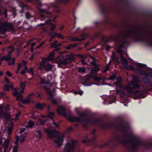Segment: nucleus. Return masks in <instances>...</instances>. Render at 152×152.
I'll list each match as a JSON object with an SVG mask.
<instances>
[{"mask_svg": "<svg viewBox=\"0 0 152 152\" xmlns=\"http://www.w3.org/2000/svg\"><path fill=\"white\" fill-rule=\"evenodd\" d=\"M26 82H21L20 84V89L21 90L20 91H19V89L17 88L15 89V91L13 93V95L14 96H16V99L18 101H21L24 103H27L31 101V99L29 97L28 98L23 99V97L22 95V94L23 92L24 88L25 86Z\"/></svg>", "mask_w": 152, "mask_h": 152, "instance_id": "nucleus-1", "label": "nucleus"}, {"mask_svg": "<svg viewBox=\"0 0 152 152\" xmlns=\"http://www.w3.org/2000/svg\"><path fill=\"white\" fill-rule=\"evenodd\" d=\"M134 81H132L131 83V85L128 84L126 86L125 88L127 91L128 93L130 94H132L134 92L132 89L133 88H143V86H140L136 81H139V80L137 79V77L134 76L132 77Z\"/></svg>", "mask_w": 152, "mask_h": 152, "instance_id": "nucleus-2", "label": "nucleus"}, {"mask_svg": "<svg viewBox=\"0 0 152 152\" xmlns=\"http://www.w3.org/2000/svg\"><path fill=\"white\" fill-rule=\"evenodd\" d=\"M52 79V77L50 75H48L47 78L42 79V81L40 84L41 86L44 88L48 92V94L50 96H52V94L51 93L52 87L51 86L49 88L47 87L49 86V85L48 83Z\"/></svg>", "mask_w": 152, "mask_h": 152, "instance_id": "nucleus-3", "label": "nucleus"}, {"mask_svg": "<svg viewBox=\"0 0 152 152\" xmlns=\"http://www.w3.org/2000/svg\"><path fill=\"white\" fill-rule=\"evenodd\" d=\"M59 57L61 59H58L56 61V63L58 64V66L60 64L66 65L70 63L74 59V55L70 54L67 55L65 58L61 56Z\"/></svg>", "mask_w": 152, "mask_h": 152, "instance_id": "nucleus-4", "label": "nucleus"}, {"mask_svg": "<svg viewBox=\"0 0 152 152\" xmlns=\"http://www.w3.org/2000/svg\"><path fill=\"white\" fill-rule=\"evenodd\" d=\"M75 143L73 141L68 142L65 144L62 152H74Z\"/></svg>", "mask_w": 152, "mask_h": 152, "instance_id": "nucleus-5", "label": "nucleus"}, {"mask_svg": "<svg viewBox=\"0 0 152 152\" xmlns=\"http://www.w3.org/2000/svg\"><path fill=\"white\" fill-rule=\"evenodd\" d=\"M6 111L4 112L3 111V107L0 106V115L2 118H4L6 120H8L10 118V114L8 112L10 110L9 105H7L5 107Z\"/></svg>", "mask_w": 152, "mask_h": 152, "instance_id": "nucleus-6", "label": "nucleus"}, {"mask_svg": "<svg viewBox=\"0 0 152 152\" xmlns=\"http://www.w3.org/2000/svg\"><path fill=\"white\" fill-rule=\"evenodd\" d=\"M64 135L61 134L57 136L56 140H54V142L58 146H61L64 142Z\"/></svg>", "mask_w": 152, "mask_h": 152, "instance_id": "nucleus-7", "label": "nucleus"}, {"mask_svg": "<svg viewBox=\"0 0 152 152\" xmlns=\"http://www.w3.org/2000/svg\"><path fill=\"white\" fill-rule=\"evenodd\" d=\"M7 123L9 124V126L7 133L10 135L11 133L14 124L13 122H10L9 121H7Z\"/></svg>", "mask_w": 152, "mask_h": 152, "instance_id": "nucleus-8", "label": "nucleus"}, {"mask_svg": "<svg viewBox=\"0 0 152 152\" xmlns=\"http://www.w3.org/2000/svg\"><path fill=\"white\" fill-rule=\"evenodd\" d=\"M83 118V116H81L79 118H75L73 117L69 116L67 117L68 119L69 120L74 121H78L81 122L82 121V120H81V119Z\"/></svg>", "mask_w": 152, "mask_h": 152, "instance_id": "nucleus-9", "label": "nucleus"}, {"mask_svg": "<svg viewBox=\"0 0 152 152\" xmlns=\"http://www.w3.org/2000/svg\"><path fill=\"white\" fill-rule=\"evenodd\" d=\"M1 26L0 27V33L3 34L6 31V27H7L8 25L7 23H4L1 24Z\"/></svg>", "mask_w": 152, "mask_h": 152, "instance_id": "nucleus-10", "label": "nucleus"}, {"mask_svg": "<svg viewBox=\"0 0 152 152\" xmlns=\"http://www.w3.org/2000/svg\"><path fill=\"white\" fill-rule=\"evenodd\" d=\"M80 56L82 58H83V59H81V62H82V63L83 64H87V63L86 62V61H85V59L87 58H90L93 60H94V58L93 57H92L90 55H88L87 56V57H86L85 56H82V55H80Z\"/></svg>", "mask_w": 152, "mask_h": 152, "instance_id": "nucleus-11", "label": "nucleus"}, {"mask_svg": "<svg viewBox=\"0 0 152 152\" xmlns=\"http://www.w3.org/2000/svg\"><path fill=\"white\" fill-rule=\"evenodd\" d=\"M25 135L21 136L20 138V140H19V136H16L15 140L14 142L16 144H17L19 140L21 142H23L25 140Z\"/></svg>", "mask_w": 152, "mask_h": 152, "instance_id": "nucleus-12", "label": "nucleus"}, {"mask_svg": "<svg viewBox=\"0 0 152 152\" xmlns=\"http://www.w3.org/2000/svg\"><path fill=\"white\" fill-rule=\"evenodd\" d=\"M118 51L121 57V61H122L123 64L125 67H126L128 64L127 61L126 59L123 58L121 52L119 50H118Z\"/></svg>", "mask_w": 152, "mask_h": 152, "instance_id": "nucleus-13", "label": "nucleus"}, {"mask_svg": "<svg viewBox=\"0 0 152 152\" xmlns=\"http://www.w3.org/2000/svg\"><path fill=\"white\" fill-rule=\"evenodd\" d=\"M65 109L64 107H61L58 108L57 112L58 114L61 115H65L64 111Z\"/></svg>", "mask_w": 152, "mask_h": 152, "instance_id": "nucleus-14", "label": "nucleus"}, {"mask_svg": "<svg viewBox=\"0 0 152 152\" xmlns=\"http://www.w3.org/2000/svg\"><path fill=\"white\" fill-rule=\"evenodd\" d=\"M34 135L37 138V139H39L42 137V134L40 130H38L34 132Z\"/></svg>", "mask_w": 152, "mask_h": 152, "instance_id": "nucleus-15", "label": "nucleus"}, {"mask_svg": "<svg viewBox=\"0 0 152 152\" xmlns=\"http://www.w3.org/2000/svg\"><path fill=\"white\" fill-rule=\"evenodd\" d=\"M46 23L47 24L48 26L50 25L51 26L50 28V30L51 31H53L55 28L56 25L54 24L51 23L50 21L49 20H47L46 21Z\"/></svg>", "mask_w": 152, "mask_h": 152, "instance_id": "nucleus-16", "label": "nucleus"}, {"mask_svg": "<svg viewBox=\"0 0 152 152\" xmlns=\"http://www.w3.org/2000/svg\"><path fill=\"white\" fill-rule=\"evenodd\" d=\"M54 51H52L50 54L48 56V57L46 58L45 59L47 61H51L54 60L53 58V56L54 55Z\"/></svg>", "mask_w": 152, "mask_h": 152, "instance_id": "nucleus-17", "label": "nucleus"}, {"mask_svg": "<svg viewBox=\"0 0 152 152\" xmlns=\"http://www.w3.org/2000/svg\"><path fill=\"white\" fill-rule=\"evenodd\" d=\"M36 107L38 109L42 110L45 107V105L44 103L41 104L39 103H38L36 104Z\"/></svg>", "mask_w": 152, "mask_h": 152, "instance_id": "nucleus-18", "label": "nucleus"}, {"mask_svg": "<svg viewBox=\"0 0 152 152\" xmlns=\"http://www.w3.org/2000/svg\"><path fill=\"white\" fill-rule=\"evenodd\" d=\"M48 114L49 115H48L46 116H45L43 115H42V114H41V115L42 118H45L46 117H47L48 118L52 119L53 117H54V113H53L49 112Z\"/></svg>", "mask_w": 152, "mask_h": 152, "instance_id": "nucleus-19", "label": "nucleus"}, {"mask_svg": "<svg viewBox=\"0 0 152 152\" xmlns=\"http://www.w3.org/2000/svg\"><path fill=\"white\" fill-rule=\"evenodd\" d=\"M45 69L47 71H49L52 68V66L51 64L48 63H46L45 64Z\"/></svg>", "mask_w": 152, "mask_h": 152, "instance_id": "nucleus-20", "label": "nucleus"}, {"mask_svg": "<svg viewBox=\"0 0 152 152\" xmlns=\"http://www.w3.org/2000/svg\"><path fill=\"white\" fill-rule=\"evenodd\" d=\"M46 61L45 59L42 60V61L40 63L39 66V69H45V64L44 63V61Z\"/></svg>", "mask_w": 152, "mask_h": 152, "instance_id": "nucleus-21", "label": "nucleus"}, {"mask_svg": "<svg viewBox=\"0 0 152 152\" xmlns=\"http://www.w3.org/2000/svg\"><path fill=\"white\" fill-rule=\"evenodd\" d=\"M34 125V122L31 121H29L25 125V126L27 128H31Z\"/></svg>", "mask_w": 152, "mask_h": 152, "instance_id": "nucleus-22", "label": "nucleus"}, {"mask_svg": "<svg viewBox=\"0 0 152 152\" xmlns=\"http://www.w3.org/2000/svg\"><path fill=\"white\" fill-rule=\"evenodd\" d=\"M57 36L59 38L64 39V37L61 33L57 34L56 33L54 35H52L51 38H54L55 36Z\"/></svg>", "mask_w": 152, "mask_h": 152, "instance_id": "nucleus-23", "label": "nucleus"}, {"mask_svg": "<svg viewBox=\"0 0 152 152\" xmlns=\"http://www.w3.org/2000/svg\"><path fill=\"white\" fill-rule=\"evenodd\" d=\"M11 55L10 53H8L7 55L4 56V60L6 61H9L11 60Z\"/></svg>", "mask_w": 152, "mask_h": 152, "instance_id": "nucleus-24", "label": "nucleus"}, {"mask_svg": "<svg viewBox=\"0 0 152 152\" xmlns=\"http://www.w3.org/2000/svg\"><path fill=\"white\" fill-rule=\"evenodd\" d=\"M94 69H92L91 71V72L92 73H95L94 71L97 72L99 70V68L98 65L95 64L94 65Z\"/></svg>", "mask_w": 152, "mask_h": 152, "instance_id": "nucleus-25", "label": "nucleus"}, {"mask_svg": "<svg viewBox=\"0 0 152 152\" xmlns=\"http://www.w3.org/2000/svg\"><path fill=\"white\" fill-rule=\"evenodd\" d=\"M46 133H47L48 135L50 137H52L53 134L52 132L49 129H47L45 131Z\"/></svg>", "mask_w": 152, "mask_h": 152, "instance_id": "nucleus-26", "label": "nucleus"}, {"mask_svg": "<svg viewBox=\"0 0 152 152\" xmlns=\"http://www.w3.org/2000/svg\"><path fill=\"white\" fill-rule=\"evenodd\" d=\"M69 39L71 41H80L83 40V39H79L77 37H70Z\"/></svg>", "mask_w": 152, "mask_h": 152, "instance_id": "nucleus-27", "label": "nucleus"}, {"mask_svg": "<svg viewBox=\"0 0 152 152\" xmlns=\"http://www.w3.org/2000/svg\"><path fill=\"white\" fill-rule=\"evenodd\" d=\"M27 71L32 76L34 75V70L32 68L28 69L27 70Z\"/></svg>", "mask_w": 152, "mask_h": 152, "instance_id": "nucleus-28", "label": "nucleus"}, {"mask_svg": "<svg viewBox=\"0 0 152 152\" xmlns=\"http://www.w3.org/2000/svg\"><path fill=\"white\" fill-rule=\"evenodd\" d=\"M8 51L9 52L8 53H10V54L11 55V53L14 50V48L12 46H10L8 48Z\"/></svg>", "mask_w": 152, "mask_h": 152, "instance_id": "nucleus-29", "label": "nucleus"}, {"mask_svg": "<svg viewBox=\"0 0 152 152\" xmlns=\"http://www.w3.org/2000/svg\"><path fill=\"white\" fill-rule=\"evenodd\" d=\"M137 66L139 67H141V68H146V65L145 64H142L140 63H137Z\"/></svg>", "mask_w": 152, "mask_h": 152, "instance_id": "nucleus-30", "label": "nucleus"}, {"mask_svg": "<svg viewBox=\"0 0 152 152\" xmlns=\"http://www.w3.org/2000/svg\"><path fill=\"white\" fill-rule=\"evenodd\" d=\"M58 41H55L54 43H51L50 45L51 47H56L57 45Z\"/></svg>", "mask_w": 152, "mask_h": 152, "instance_id": "nucleus-31", "label": "nucleus"}, {"mask_svg": "<svg viewBox=\"0 0 152 152\" xmlns=\"http://www.w3.org/2000/svg\"><path fill=\"white\" fill-rule=\"evenodd\" d=\"M15 59L14 58H12V62H7L8 65H13L14 64V62L15 61Z\"/></svg>", "mask_w": 152, "mask_h": 152, "instance_id": "nucleus-32", "label": "nucleus"}, {"mask_svg": "<svg viewBox=\"0 0 152 152\" xmlns=\"http://www.w3.org/2000/svg\"><path fill=\"white\" fill-rule=\"evenodd\" d=\"M142 80L143 82L145 83H148L150 82V80L149 79L145 77L144 78H143L142 79Z\"/></svg>", "mask_w": 152, "mask_h": 152, "instance_id": "nucleus-33", "label": "nucleus"}, {"mask_svg": "<svg viewBox=\"0 0 152 152\" xmlns=\"http://www.w3.org/2000/svg\"><path fill=\"white\" fill-rule=\"evenodd\" d=\"M118 93L120 94V96L121 98H123L124 96V92L123 91H119Z\"/></svg>", "mask_w": 152, "mask_h": 152, "instance_id": "nucleus-34", "label": "nucleus"}, {"mask_svg": "<svg viewBox=\"0 0 152 152\" xmlns=\"http://www.w3.org/2000/svg\"><path fill=\"white\" fill-rule=\"evenodd\" d=\"M78 70L79 72L81 73H83L85 72V69L84 68L79 67L78 68Z\"/></svg>", "mask_w": 152, "mask_h": 152, "instance_id": "nucleus-35", "label": "nucleus"}, {"mask_svg": "<svg viewBox=\"0 0 152 152\" xmlns=\"http://www.w3.org/2000/svg\"><path fill=\"white\" fill-rule=\"evenodd\" d=\"M116 75L115 74H113L110 77V79L112 80H114L116 79Z\"/></svg>", "mask_w": 152, "mask_h": 152, "instance_id": "nucleus-36", "label": "nucleus"}, {"mask_svg": "<svg viewBox=\"0 0 152 152\" xmlns=\"http://www.w3.org/2000/svg\"><path fill=\"white\" fill-rule=\"evenodd\" d=\"M10 140L9 139L5 140V142H4V145L6 147H7L8 145L9 144V141H10Z\"/></svg>", "mask_w": 152, "mask_h": 152, "instance_id": "nucleus-37", "label": "nucleus"}, {"mask_svg": "<svg viewBox=\"0 0 152 152\" xmlns=\"http://www.w3.org/2000/svg\"><path fill=\"white\" fill-rule=\"evenodd\" d=\"M45 122L44 121H42V120L40 119H38V122L37 123V125H38L39 124L41 125H43L44 124Z\"/></svg>", "mask_w": 152, "mask_h": 152, "instance_id": "nucleus-38", "label": "nucleus"}, {"mask_svg": "<svg viewBox=\"0 0 152 152\" xmlns=\"http://www.w3.org/2000/svg\"><path fill=\"white\" fill-rule=\"evenodd\" d=\"M20 112H18L16 114H15V120H17L18 119V118L19 117L20 115Z\"/></svg>", "mask_w": 152, "mask_h": 152, "instance_id": "nucleus-39", "label": "nucleus"}, {"mask_svg": "<svg viewBox=\"0 0 152 152\" xmlns=\"http://www.w3.org/2000/svg\"><path fill=\"white\" fill-rule=\"evenodd\" d=\"M94 80L97 81H100L102 80V79L100 77H99L96 76L94 77Z\"/></svg>", "mask_w": 152, "mask_h": 152, "instance_id": "nucleus-40", "label": "nucleus"}, {"mask_svg": "<svg viewBox=\"0 0 152 152\" xmlns=\"http://www.w3.org/2000/svg\"><path fill=\"white\" fill-rule=\"evenodd\" d=\"M18 147L17 146H14L13 148V152H17Z\"/></svg>", "mask_w": 152, "mask_h": 152, "instance_id": "nucleus-41", "label": "nucleus"}, {"mask_svg": "<svg viewBox=\"0 0 152 152\" xmlns=\"http://www.w3.org/2000/svg\"><path fill=\"white\" fill-rule=\"evenodd\" d=\"M74 93L75 94H78L80 95H82L83 93V92L82 91H79L78 92H74Z\"/></svg>", "mask_w": 152, "mask_h": 152, "instance_id": "nucleus-42", "label": "nucleus"}, {"mask_svg": "<svg viewBox=\"0 0 152 152\" xmlns=\"http://www.w3.org/2000/svg\"><path fill=\"white\" fill-rule=\"evenodd\" d=\"M9 88V87L8 85H6L4 87V89L5 91H8Z\"/></svg>", "mask_w": 152, "mask_h": 152, "instance_id": "nucleus-43", "label": "nucleus"}, {"mask_svg": "<svg viewBox=\"0 0 152 152\" xmlns=\"http://www.w3.org/2000/svg\"><path fill=\"white\" fill-rule=\"evenodd\" d=\"M6 74L10 77H11L12 76V73L9 71H7L6 72Z\"/></svg>", "mask_w": 152, "mask_h": 152, "instance_id": "nucleus-44", "label": "nucleus"}, {"mask_svg": "<svg viewBox=\"0 0 152 152\" xmlns=\"http://www.w3.org/2000/svg\"><path fill=\"white\" fill-rule=\"evenodd\" d=\"M26 18L28 19L31 17V15L28 12H27L26 14Z\"/></svg>", "mask_w": 152, "mask_h": 152, "instance_id": "nucleus-45", "label": "nucleus"}, {"mask_svg": "<svg viewBox=\"0 0 152 152\" xmlns=\"http://www.w3.org/2000/svg\"><path fill=\"white\" fill-rule=\"evenodd\" d=\"M36 113L35 114H33L31 116V117L34 118L35 119H36L37 118V117L36 116Z\"/></svg>", "mask_w": 152, "mask_h": 152, "instance_id": "nucleus-46", "label": "nucleus"}, {"mask_svg": "<svg viewBox=\"0 0 152 152\" xmlns=\"http://www.w3.org/2000/svg\"><path fill=\"white\" fill-rule=\"evenodd\" d=\"M152 88V86L150 85L148 86V88L147 89L146 91H150L151 90V88Z\"/></svg>", "mask_w": 152, "mask_h": 152, "instance_id": "nucleus-47", "label": "nucleus"}, {"mask_svg": "<svg viewBox=\"0 0 152 152\" xmlns=\"http://www.w3.org/2000/svg\"><path fill=\"white\" fill-rule=\"evenodd\" d=\"M22 66V64H19L18 65L17 70L19 71L20 69V67Z\"/></svg>", "mask_w": 152, "mask_h": 152, "instance_id": "nucleus-48", "label": "nucleus"}, {"mask_svg": "<svg viewBox=\"0 0 152 152\" xmlns=\"http://www.w3.org/2000/svg\"><path fill=\"white\" fill-rule=\"evenodd\" d=\"M25 128H22L20 130V133H22L23 132L25 131Z\"/></svg>", "mask_w": 152, "mask_h": 152, "instance_id": "nucleus-49", "label": "nucleus"}, {"mask_svg": "<svg viewBox=\"0 0 152 152\" xmlns=\"http://www.w3.org/2000/svg\"><path fill=\"white\" fill-rule=\"evenodd\" d=\"M129 69L131 70H133L134 69V68L132 66H129Z\"/></svg>", "mask_w": 152, "mask_h": 152, "instance_id": "nucleus-50", "label": "nucleus"}, {"mask_svg": "<svg viewBox=\"0 0 152 152\" xmlns=\"http://www.w3.org/2000/svg\"><path fill=\"white\" fill-rule=\"evenodd\" d=\"M109 69V66H107L106 67V69H104L103 71V72H106Z\"/></svg>", "mask_w": 152, "mask_h": 152, "instance_id": "nucleus-51", "label": "nucleus"}, {"mask_svg": "<svg viewBox=\"0 0 152 152\" xmlns=\"http://www.w3.org/2000/svg\"><path fill=\"white\" fill-rule=\"evenodd\" d=\"M39 10L41 12H44V13H47V12H46V11L45 10H43V9H39Z\"/></svg>", "mask_w": 152, "mask_h": 152, "instance_id": "nucleus-52", "label": "nucleus"}, {"mask_svg": "<svg viewBox=\"0 0 152 152\" xmlns=\"http://www.w3.org/2000/svg\"><path fill=\"white\" fill-rule=\"evenodd\" d=\"M5 80L6 82L7 83H9V82H10L9 80L7 77H5Z\"/></svg>", "mask_w": 152, "mask_h": 152, "instance_id": "nucleus-53", "label": "nucleus"}, {"mask_svg": "<svg viewBox=\"0 0 152 152\" xmlns=\"http://www.w3.org/2000/svg\"><path fill=\"white\" fill-rule=\"evenodd\" d=\"M3 60H4V56L1 57L0 58V61H1Z\"/></svg>", "mask_w": 152, "mask_h": 152, "instance_id": "nucleus-54", "label": "nucleus"}, {"mask_svg": "<svg viewBox=\"0 0 152 152\" xmlns=\"http://www.w3.org/2000/svg\"><path fill=\"white\" fill-rule=\"evenodd\" d=\"M53 123L54 125V126L56 127H58V125L57 124L55 123L54 122H53Z\"/></svg>", "mask_w": 152, "mask_h": 152, "instance_id": "nucleus-55", "label": "nucleus"}, {"mask_svg": "<svg viewBox=\"0 0 152 152\" xmlns=\"http://www.w3.org/2000/svg\"><path fill=\"white\" fill-rule=\"evenodd\" d=\"M25 70H22L20 72V73H21V74H22V75L24 74H25Z\"/></svg>", "mask_w": 152, "mask_h": 152, "instance_id": "nucleus-56", "label": "nucleus"}, {"mask_svg": "<svg viewBox=\"0 0 152 152\" xmlns=\"http://www.w3.org/2000/svg\"><path fill=\"white\" fill-rule=\"evenodd\" d=\"M52 102L53 104H56V100L54 99H53L52 100Z\"/></svg>", "mask_w": 152, "mask_h": 152, "instance_id": "nucleus-57", "label": "nucleus"}, {"mask_svg": "<svg viewBox=\"0 0 152 152\" xmlns=\"http://www.w3.org/2000/svg\"><path fill=\"white\" fill-rule=\"evenodd\" d=\"M139 91L138 90L136 91L135 92V95L139 93Z\"/></svg>", "mask_w": 152, "mask_h": 152, "instance_id": "nucleus-58", "label": "nucleus"}, {"mask_svg": "<svg viewBox=\"0 0 152 152\" xmlns=\"http://www.w3.org/2000/svg\"><path fill=\"white\" fill-rule=\"evenodd\" d=\"M34 93H31L29 94V96H34Z\"/></svg>", "mask_w": 152, "mask_h": 152, "instance_id": "nucleus-59", "label": "nucleus"}, {"mask_svg": "<svg viewBox=\"0 0 152 152\" xmlns=\"http://www.w3.org/2000/svg\"><path fill=\"white\" fill-rule=\"evenodd\" d=\"M36 44L35 42H33L31 44V46L33 47Z\"/></svg>", "mask_w": 152, "mask_h": 152, "instance_id": "nucleus-60", "label": "nucleus"}, {"mask_svg": "<svg viewBox=\"0 0 152 152\" xmlns=\"http://www.w3.org/2000/svg\"><path fill=\"white\" fill-rule=\"evenodd\" d=\"M30 50H31V52H33V50H34L33 47L31 46V47L30 49Z\"/></svg>", "mask_w": 152, "mask_h": 152, "instance_id": "nucleus-61", "label": "nucleus"}, {"mask_svg": "<svg viewBox=\"0 0 152 152\" xmlns=\"http://www.w3.org/2000/svg\"><path fill=\"white\" fill-rule=\"evenodd\" d=\"M3 74V72L0 71V77Z\"/></svg>", "mask_w": 152, "mask_h": 152, "instance_id": "nucleus-62", "label": "nucleus"}, {"mask_svg": "<svg viewBox=\"0 0 152 152\" xmlns=\"http://www.w3.org/2000/svg\"><path fill=\"white\" fill-rule=\"evenodd\" d=\"M61 44L60 43H57V46H61Z\"/></svg>", "mask_w": 152, "mask_h": 152, "instance_id": "nucleus-63", "label": "nucleus"}, {"mask_svg": "<svg viewBox=\"0 0 152 152\" xmlns=\"http://www.w3.org/2000/svg\"><path fill=\"white\" fill-rule=\"evenodd\" d=\"M45 43V42H42V43H41L39 45H40V46H41L43 45Z\"/></svg>", "mask_w": 152, "mask_h": 152, "instance_id": "nucleus-64", "label": "nucleus"}]
</instances>
